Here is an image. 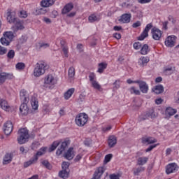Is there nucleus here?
Instances as JSON below:
<instances>
[{
  "label": "nucleus",
  "mask_w": 179,
  "mask_h": 179,
  "mask_svg": "<svg viewBox=\"0 0 179 179\" xmlns=\"http://www.w3.org/2000/svg\"><path fill=\"white\" fill-rule=\"evenodd\" d=\"M48 69V66L45 62L37 63L34 69V76L39 78L45 73V70Z\"/></svg>",
  "instance_id": "obj_1"
},
{
  "label": "nucleus",
  "mask_w": 179,
  "mask_h": 179,
  "mask_svg": "<svg viewBox=\"0 0 179 179\" xmlns=\"http://www.w3.org/2000/svg\"><path fill=\"white\" fill-rule=\"evenodd\" d=\"M29 138H30V135L29 134V130H27V129L23 128L18 131L17 142L20 145L26 143V142L29 141Z\"/></svg>",
  "instance_id": "obj_2"
},
{
  "label": "nucleus",
  "mask_w": 179,
  "mask_h": 179,
  "mask_svg": "<svg viewBox=\"0 0 179 179\" xmlns=\"http://www.w3.org/2000/svg\"><path fill=\"white\" fill-rule=\"evenodd\" d=\"M89 121V115L85 113H78L75 118V122L77 127H85Z\"/></svg>",
  "instance_id": "obj_3"
},
{
  "label": "nucleus",
  "mask_w": 179,
  "mask_h": 179,
  "mask_svg": "<svg viewBox=\"0 0 179 179\" xmlns=\"http://www.w3.org/2000/svg\"><path fill=\"white\" fill-rule=\"evenodd\" d=\"M47 150L46 147L41 148L39 151L36 152V155H34V157L27 162L24 164V167H29V166H31V164H34L37 163V160H38V156H43L44 153H45Z\"/></svg>",
  "instance_id": "obj_4"
},
{
  "label": "nucleus",
  "mask_w": 179,
  "mask_h": 179,
  "mask_svg": "<svg viewBox=\"0 0 179 179\" xmlns=\"http://www.w3.org/2000/svg\"><path fill=\"white\" fill-rule=\"evenodd\" d=\"M156 117H157V113L155 111V109L151 108L140 116V121H145L148 118H156Z\"/></svg>",
  "instance_id": "obj_5"
},
{
  "label": "nucleus",
  "mask_w": 179,
  "mask_h": 179,
  "mask_svg": "<svg viewBox=\"0 0 179 179\" xmlns=\"http://www.w3.org/2000/svg\"><path fill=\"white\" fill-rule=\"evenodd\" d=\"M13 74L10 73L2 72V69H0V86L3 85L6 82L7 79H13Z\"/></svg>",
  "instance_id": "obj_6"
},
{
  "label": "nucleus",
  "mask_w": 179,
  "mask_h": 179,
  "mask_svg": "<svg viewBox=\"0 0 179 179\" xmlns=\"http://www.w3.org/2000/svg\"><path fill=\"white\" fill-rule=\"evenodd\" d=\"M177 42V37L174 35L169 36L165 40V45L171 48L176 45V43Z\"/></svg>",
  "instance_id": "obj_7"
},
{
  "label": "nucleus",
  "mask_w": 179,
  "mask_h": 179,
  "mask_svg": "<svg viewBox=\"0 0 179 179\" xmlns=\"http://www.w3.org/2000/svg\"><path fill=\"white\" fill-rule=\"evenodd\" d=\"M13 33H17L19 30H24V24L23 23V21L20 20H16V22H14V24L11 27Z\"/></svg>",
  "instance_id": "obj_8"
},
{
  "label": "nucleus",
  "mask_w": 179,
  "mask_h": 179,
  "mask_svg": "<svg viewBox=\"0 0 179 179\" xmlns=\"http://www.w3.org/2000/svg\"><path fill=\"white\" fill-rule=\"evenodd\" d=\"M69 143H71L69 140H64L62 142L61 146L56 151V156H61V155L65 152V149H66V146H68Z\"/></svg>",
  "instance_id": "obj_9"
},
{
  "label": "nucleus",
  "mask_w": 179,
  "mask_h": 179,
  "mask_svg": "<svg viewBox=\"0 0 179 179\" xmlns=\"http://www.w3.org/2000/svg\"><path fill=\"white\" fill-rule=\"evenodd\" d=\"M151 34L152 36L153 40L159 41V40L162 38V36H163V31L157 28H152L151 30Z\"/></svg>",
  "instance_id": "obj_10"
},
{
  "label": "nucleus",
  "mask_w": 179,
  "mask_h": 179,
  "mask_svg": "<svg viewBox=\"0 0 179 179\" xmlns=\"http://www.w3.org/2000/svg\"><path fill=\"white\" fill-rule=\"evenodd\" d=\"M152 27H153V24L152 23L148 24L145 29L141 34V36L138 37V40H140L141 41H142L143 40H145V38H146V37L149 36V31L150 29H152Z\"/></svg>",
  "instance_id": "obj_11"
},
{
  "label": "nucleus",
  "mask_w": 179,
  "mask_h": 179,
  "mask_svg": "<svg viewBox=\"0 0 179 179\" xmlns=\"http://www.w3.org/2000/svg\"><path fill=\"white\" fill-rule=\"evenodd\" d=\"M178 165L176 163H171L168 164L166 167V174H171L172 173H176V171H178Z\"/></svg>",
  "instance_id": "obj_12"
},
{
  "label": "nucleus",
  "mask_w": 179,
  "mask_h": 179,
  "mask_svg": "<svg viewBox=\"0 0 179 179\" xmlns=\"http://www.w3.org/2000/svg\"><path fill=\"white\" fill-rule=\"evenodd\" d=\"M57 83V79L52 76V74H49L46 76L44 78V84L49 85L50 86H54Z\"/></svg>",
  "instance_id": "obj_13"
},
{
  "label": "nucleus",
  "mask_w": 179,
  "mask_h": 179,
  "mask_svg": "<svg viewBox=\"0 0 179 179\" xmlns=\"http://www.w3.org/2000/svg\"><path fill=\"white\" fill-rule=\"evenodd\" d=\"M0 108L7 112L12 111V106L9 105V103H8V101L1 98H0Z\"/></svg>",
  "instance_id": "obj_14"
},
{
  "label": "nucleus",
  "mask_w": 179,
  "mask_h": 179,
  "mask_svg": "<svg viewBox=\"0 0 179 179\" xmlns=\"http://www.w3.org/2000/svg\"><path fill=\"white\" fill-rule=\"evenodd\" d=\"M6 19L8 23H15L18 19L15 16V13L12 12L11 9H8L6 13Z\"/></svg>",
  "instance_id": "obj_15"
},
{
  "label": "nucleus",
  "mask_w": 179,
  "mask_h": 179,
  "mask_svg": "<svg viewBox=\"0 0 179 179\" xmlns=\"http://www.w3.org/2000/svg\"><path fill=\"white\" fill-rule=\"evenodd\" d=\"M13 131V124L12 122L8 121L3 124V132L6 135H10Z\"/></svg>",
  "instance_id": "obj_16"
},
{
  "label": "nucleus",
  "mask_w": 179,
  "mask_h": 179,
  "mask_svg": "<svg viewBox=\"0 0 179 179\" xmlns=\"http://www.w3.org/2000/svg\"><path fill=\"white\" fill-rule=\"evenodd\" d=\"M136 83L139 85V89L141 92H142L144 94L148 93L149 90V85H148L146 82L138 80V82H136Z\"/></svg>",
  "instance_id": "obj_17"
},
{
  "label": "nucleus",
  "mask_w": 179,
  "mask_h": 179,
  "mask_svg": "<svg viewBox=\"0 0 179 179\" xmlns=\"http://www.w3.org/2000/svg\"><path fill=\"white\" fill-rule=\"evenodd\" d=\"M20 97L22 103H27V101H29V94H27L26 90H22L20 92Z\"/></svg>",
  "instance_id": "obj_18"
},
{
  "label": "nucleus",
  "mask_w": 179,
  "mask_h": 179,
  "mask_svg": "<svg viewBox=\"0 0 179 179\" xmlns=\"http://www.w3.org/2000/svg\"><path fill=\"white\" fill-rule=\"evenodd\" d=\"M131 17H132L131 13H124L121 15L119 22L122 23H129V22H131Z\"/></svg>",
  "instance_id": "obj_19"
},
{
  "label": "nucleus",
  "mask_w": 179,
  "mask_h": 179,
  "mask_svg": "<svg viewBox=\"0 0 179 179\" xmlns=\"http://www.w3.org/2000/svg\"><path fill=\"white\" fill-rule=\"evenodd\" d=\"M104 171H106V167L104 166H99L98 167L94 173V176L95 177H96V178H99L101 179V176H103V174H104Z\"/></svg>",
  "instance_id": "obj_20"
},
{
  "label": "nucleus",
  "mask_w": 179,
  "mask_h": 179,
  "mask_svg": "<svg viewBox=\"0 0 179 179\" xmlns=\"http://www.w3.org/2000/svg\"><path fill=\"white\" fill-rule=\"evenodd\" d=\"M20 111L22 115H27L29 114V107L26 102H23L20 106Z\"/></svg>",
  "instance_id": "obj_21"
},
{
  "label": "nucleus",
  "mask_w": 179,
  "mask_h": 179,
  "mask_svg": "<svg viewBox=\"0 0 179 179\" xmlns=\"http://www.w3.org/2000/svg\"><path fill=\"white\" fill-rule=\"evenodd\" d=\"M55 1L57 0H42L41 6L43 8H50V6H52L55 3Z\"/></svg>",
  "instance_id": "obj_22"
},
{
  "label": "nucleus",
  "mask_w": 179,
  "mask_h": 179,
  "mask_svg": "<svg viewBox=\"0 0 179 179\" xmlns=\"http://www.w3.org/2000/svg\"><path fill=\"white\" fill-rule=\"evenodd\" d=\"M72 9H73V4L72 3H69L64 6L62 10V15H66V13H69Z\"/></svg>",
  "instance_id": "obj_23"
},
{
  "label": "nucleus",
  "mask_w": 179,
  "mask_h": 179,
  "mask_svg": "<svg viewBox=\"0 0 179 179\" xmlns=\"http://www.w3.org/2000/svg\"><path fill=\"white\" fill-rule=\"evenodd\" d=\"M176 113H177V110L171 107H168L166 108L165 111L166 118H169L172 117V115H174V114H176Z\"/></svg>",
  "instance_id": "obj_24"
},
{
  "label": "nucleus",
  "mask_w": 179,
  "mask_h": 179,
  "mask_svg": "<svg viewBox=\"0 0 179 179\" xmlns=\"http://www.w3.org/2000/svg\"><path fill=\"white\" fill-rule=\"evenodd\" d=\"M65 159L67 160H72L75 157V153L73 152V148H70L67 152L64 154Z\"/></svg>",
  "instance_id": "obj_25"
},
{
  "label": "nucleus",
  "mask_w": 179,
  "mask_h": 179,
  "mask_svg": "<svg viewBox=\"0 0 179 179\" xmlns=\"http://www.w3.org/2000/svg\"><path fill=\"white\" fill-rule=\"evenodd\" d=\"M149 158L148 157H140L137 159L138 166H145L148 163Z\"/></svg>",
  "instance_id": "obj_26"
},
{
  "label": "nucleus",
  "mask_w": 179,
  "mask_h": 179,
  "mask_svg": "<svg viewBox=\"0 0 179 179\" xmlns=\"http://www.w3.org/2000/svg\"><path fill=\"white\" fill-rule=\"evenodd\" d=\"M156 142H157V140L152 137H143L142 138L143 143H148V145H150L151 143H156Z\"/></svg>",
  "instance_id": "obj_27"
},
{
  "label": "nucleus",
  "mask_w": 179,
  "mask_h": 179,
  "mask_svg": "<svg viewBox=\"0 0 179 179\" xmlns=\"http://www.w3.org/2000/svg\"><path fill=\"white\" fill-rule=\"evenodd\" d=\"M108 64L107 62H101L99 63L98 64V70L97 72H99V73H103L104 72L105 69H107V66H108Z\"/></svg>",
  "instance_id": "obj_28"
},
{
  "label": "nucleus",
  "mask_w": 179,
  "mask_h": 179,
  "mask_svg": "<svg viewBox=\"0 0 179 179\" xmlns=\"http://www.w3.org/2000/svg\"><path fill=\"white\" fill-rule=\"evenodd\" d=\"M110 148H113L117 145V137L115 136H110L108 141Z\"/></svg>",
  "instance_id": "obj_29"
},
{
  "label": "nucleus",
  "mask_w": 179,
  "mask_h": 179,
  "mask_svg": "<svg viewBox=\"0 0 179 179\" xmlns=\"http://www.w3.org/2000/svg\"><path fill=\"white\" fill-rule=\"evenodd\" d=\"M31 106L33 110H37L38 108V100L36 96H32L31 99Z\"/></svg>",
  "instance_id": "obj_30"
},
{
  "label": "nucleus",
  "mask_w": 179,
  "mask_h": 179,
  "mask_svg": "<svg viewBox=\"0 0 179 179\" xmlns=\"http://www.w3.org/2000/svg\"><path fill=\"white\" fill-rule=\"evenodd\" d=\"M150 59L148 57H141L139 59H138V65H140V66H145V65H146V64H148V62H149Z\"/></svg>",
  "instance_id": "obj_31"
},
{
  "label": "nucleus",
  "mask_w": 179,
  "mask_h": 179,
  "mask_svg": "<svg viewBox=\"0 0 179 179\" xmlns=\"http://www.w3.org/2000/svg\"><path fill=\"white\" fill-rule=\"evenodd\" d=\"M12 162V154L7 153L3 159V164H9Z\"/></svg>",
  "instance_id": "obj_32"
},
{
  "label": "nucleus",
  "mask_w": 179,
  "mask_h": 179,
  "mask_svg": "<svg viewBox=\"0 0 179 179\" xmlns=\"http://www.w3.org/2000/svg\"><path fill=\"white\" fill-rule=\"evenodd\" d=\"M152 92H155L156 94H160L164 92V87L162 85H157L152 89Z\"/></svg>",
  "instance_id": "obj_33"
},
{
  "label": "nucleus",
  "mask_w": 179,
  "mask_h": 179,
  "mask_svg": "<svg viewBox=\"0 0 179 179\" xmlns=\"http://www.w3.org/2000/svg\"><path fill=\"white\" fill-rule=\"evenodd\" d=\"M75 93V88L69 89L66 93H64V99L65 100H69L72 95Z\"/></svg>",
  "instance_id": "obj_34"
},
{
  "label": "nucleus",
  "mask_w": 179,
  "mask_h": 179,
  "mask_svg": "<svg viewBox=\"0 0 179 179\" xmlns=\"http://www.w3.org/2000/svg\"><path fill=\"white\" fill-rule=\"evenodd\" d=\"M60 143H61L60 141H56L53 142L52 144L51 145L50 148L48 149V152H54V150H55V149H57V148H58V146H59Z\"/></svg>",
  "instance_id": "obj_35"
},
{
  "label": "nucleus",
  "mask_w": 179,
  "mask_h": 179,
  "mask_svg": "<svg viewBox=\"0 0 179 179\" xmlns=\"http://www.w3.org/2000/svg\"><path fill=\"white\" fill-rule=\"evenodd\" d=\"M143 171H145V167L139 166L133 169V174L135 176H139V174H141V173H143Z\"/></svg>",
  "instance_id": "obj_36"
},
{
  "label": "nucleus",
  "mask_w": 179,
  "mask_h": 179,
  "mask_svg": "<svg viewBox=\"0 0 179 179\" xmlns=\"http://www.w3.org/2000/svg\"><path fill=\"white\" fill-rule=\"evenodd\" d=\"M149 45L148 44H144L143 46H141V55H148V52H149Z\"/></svg>",
  "instance_id": "obj_37"
},
{
  "label": "nucleus",
  "mask_w": 179,
  "mask_h": 179,
  "mask_svg": "<svg viewBox=\"0 0 179 179\" xmlns=\"http://www.w3.org/2000/svg\"><path fill=\"white\" fill-rule=\"evenodd\" d=\"M59 176L60 178H68L69 177V171L62 170L59 172Z\"/></svg>",
  "instance_id": "obj_38"
},
{
  "label": "nucleus",
  "mask_w": 179,
  "mask_h": 179,
  "mask_svg": "<svg viewBox=\"0 0 179 179\" xmlns=\"http://www.w3.org/2000/svg\"><path fill=\"white\" fill-rule=\"evenodd\" d=\"M3 36L10 40L12 42V40L15 38V35L12 31H6L3 33Z\"/></svg>",
  "instance_id": "obj_39"
},
{
  "label": "nucleus",
  "mask_w": 179,
  "mask_h": 179,
  "mask_svg": "<svg viewBox=\"0 0 179 179\" xmlns=\"http://www.w3.org/2000/svg\"><path fill=\"white\" fill-rule=\"evenodd\" d=\"M91 85L94 89H96V90H99V92H101L102 90L101 85H100L99 82H97L96 80L92 81V83H91Z\"/></svg>",
  "instance_id": "obj_40"
},
{
  "label": "nucleus",
  "mask_w": 179,
  "mask_h": 179,
  "mask_svg": "<svg viewBox=\"0 0 179 179\" xmlns=\"http://www.w3.org/2000/svg\"><path fill=\"white\" fill-rule=\"evenodd\" d=\"M129 91L130 92L131 94H136V96H139V94H141V91L135 87H130Z\"/></svg>",
  "instance_id": "obj_41"
},
{
  "label": "nucleus",
  "mask_w": 179,
  "mask_h": 179,
  "mask_svg": "<svg viewBox=\"0 0 179 179\" xmlns=\"http://www.w3.org/2000/svg\"><path fill=\"white\" fill-rule=\"evenodd\" d=\"M88 20H89L90 23H94V22H99V20H100V19L98 18V17H96V15L92 14L91 15H90L88 17Z\"/></svg>",
  "instance_id": "obj_42"
},
{
  "label": "nucleus",
  "mask_w": 179,
  "mask_h": 179,
  "mask_svg": "<svg viewBox=\"0 0 179 179\" xmlns=\"http://www.w3.org/2000/svg\"><path fill=\"white\" fill-rule=\"evenodd\" d=\"M0 43L2 44V45H9L11 41L8 38H7L6 36H3L1 38Z\"/></svg>",
  "instance_id": "obj_43"
},
{
  "label": "nucleus",
  "mask_w": 179,
  "mask_h": 179,
  "mask_svg": "<svg viewBox=\"0 0 179 179\" xmlns=\"http://www.w3.org/2000/svg\"><path fill=\"white\" fill-rule=\"evenodd\" d=\"M24 68H26V64H24V63L23 62H18L15 65V69H17V71H23Z\"/></svg>",
  "instance_id": "obj_44"
},
{
  "label": "nucleus",
  "mask_w": 179,
  "mask_h": 179,
  "mask_svg": "<svg viewBox=\"0 0 179 179\" xmlns=\"http://www.w3.org/2000/svg\"><path fill=\"white\" fill-rule=\"evenodd\" d=\"M174 72V69H173V67L169 66V67H165L164 69V73L166 75H171Z\"/></svg>",
  "instance_id": "obj_45"
},
{
  "label": "nucleus",
  "mask_w": 179,
  "mask_h": 179,
  "mask_svg": "<svg viewBox=\"0 0 179 179\" xmlns=\"http://www.w3.org/2000/svg\"><path fill=\"white\" fill-rule=\"evenodd\" d=\"M75 77V68L73 67H70L69 69V78L71 79H73Z\"/></svg>",
  "instance_id": "obj_46"
},
{
  "label": "nucleus",
  "mask_w": 179,
  "mask_h": 179,
  "mask_svg": "<svg viewBox=\"0 0 179 179\" xmlns=\"http://www.w3.org/2000/svg\"><path fill=\"white\" fill-rule=\"evenodd\" d=\"M62 169L66 171H69V162H64L62 164Z\"/></svg>",
  "instance_id": "obj_47"
},
{
  "label": "nucleus",
  "mask_w": 179,
  "mask_h": 179,
  "mask_svg": "<svg viewBox=\"0 0 179 179\" xmlns=\"http://www.w3.org/2000/svg\"><path fill=\"white\" fill-rule=\"evenodd\" d=\"M42 164H43V166L46 167V169H48V170H51V169H52V166H51V164H50V162H48V161H45V160L43 161Z\"/></svg>",
  "instance_id": "obj_48"
},
{
  "label": "nucleus",
  "mask_w": 179,
  "mask_h": 179,
  "mask_svg": "<svg viewBox=\"0 0 179 179\" xmlns=\"http://www.w3.org/2000/svg\"><path fill=\"white\" fill-rule=\"evenodd\" d=\"M68 47L64 46L62 48V51H63V55L65 57V58H68L69 57V55L68 54Z\"/></svg>",
  "instance_id": "obj_49"
},
{
  "label": "nucleus",
  "mask_w": 179,
  "mask_h": 179,
  "mask_svg": "<svg viewBox=\"0 0 179 179\" xmlns=\"http://www.w3.org/2000/svg\"><path fill=\"white\" fill-rule=\"evenodd\" d=\"M133 47L134 50H141L142 48V43L141 42H136L134 43Z\"/></svg>",
  "instance_id": "obj_50"
},
{
  "label": "nucleus",
  "mask_w": 179,
  "mask_h": 179,
  "mask_svg": "<svg viewBox=\"0 0 179 179\" xmlns=\"http://www.w3.org/2000/svg\"><path fill=\"white\" fill-rule=\"evenodd\" d=\"M8 58L13 59L15 57V50H10L7 54Z\"/></svg>",
  "instance_id": "obj_51"
},
{
  "label": "nucleus",
  "mask_w": 179,
  "mask_h": 179,
  "mask_svg": "<svg viewBox=\"0 0 179 179\" xmlns=\"http://www.w3.org/2000/svg\"><path fill=\"white\" fill-rule=\"evenodd\" d=\"M8 52V49L2 45H0V55H5Z\"/></svg>",
  "instance_id": "obj_52"
},
{
  "label": "nucleus",
  "mask_w": 179,
  "mask_h": 179,
  "mask_svg": "<svg viewBox=\"0 0 179 179\" xmlns=\"http://www.w3.org/2000/svg\"><path fill=\"white\" fill-rule=\"evenodd\" d=\"M113 159V155L112 154H108L105 156V159H104V163L107 164Z\"/></svg>",
  "instance_id": "obj_53"
},
{
  "label": "nucleus",
  "mask_w": 179,
  "mask_h": 179,
  "mask_svg": "<svg viewBox=\"0 0 179 179\" xmlns=\"http://www.w3.org/2000/svg\"><path fill=\"white\" fill-rule=\"evenodd\" d=\"M89 79H90V82H91V83H93V82H96V75H94V73H92L90 74L89 76Z\"/></svg>",
  "instance_id": "obj_54"
},
{
  "label": "nucleus",
  "mask_w": 179,
  "mask_h": 179,
  "mask_svg": "<svg viewBox=\"0 0 179 179\" xmlns=\"http://www.w3.org/2000/svg\"><path fill=\"white\" fill-rule=\"evenodd\" d=\"M113 89L114 90H117V89H120V80H115V82L113 83Z\"/></svg>",
  "instance_id": "obj_55"
},
{
  "label": "nucleus",
  "mask_w": 179,
  "mask_h": 179,
  "mask_svg": "<svg viewBox=\"0 0 179 179\" xmlns=\"http://www.w3.org/2000/svg\"><path fill=\"white\" fill-rule=\"evenodd\" d=\"M45 10L43 8H38L36 10V15H41L43 13H45Z\"/></svg>",
  "instance_id": "obj_56"
},
{
  "label": "nucleus",
  "mask_w": 179,
  "mask_h": 179,
  "mask_svg": "<svg viewBox=\"0 0 179 179\" xmlns=\"http://www.w3.org/2000/svg\"><path fill=\"white\" fill-rule=\"evenodd\" d=\"M42 20L47 24H50V23H51V19L46 17H43Z\"/></svg>",
  "instance_id": "obj_57"
},
{
  "label": "nucleus",
  "mask_w": 179,
  "mask_h": 179,
  "mask_svg": "<svg viewBox=\"0 0 179 179\" xmlns=\"http://www.w3.org/2000/svg\"><path fill=\"white\" fill-rule=\"evenodd\" d=\"M20 17H23V18H26L27 17V13H26L25 10H22L20 13Z\"/></svg>",
  "instance_id": "obj_58"
},
{
  "label": "nucleus",
  "mask_w": 179,
  "mask_h": 179,
  "mask_svg": "<svg viewBox=\"0 0 179 179\" xmlns=\"http://www.w3.org/2000/svg\"><path fill=\"white\" fill-rule=\"evenodd\" d=\"M141 21H137L136 22H134L133 24H132V27H134V29H136V27H139L141 26Z\"/></svg>",
  "instance_id": "obj_59"
},
{
  "label": "nucleus",
  "mask_w": 179,
  "mask_h": 179,
  "mask_svg": "<svg viewBox=\"0 0 179 179\" xmlns=\"http://www.w3.org/2000/svg\"><path fill=\"white\" fill-rule=\"evenodd\" d=\"M82 157H83V155L82 154H78L76 158L74 159V161L77 163L78 162H79Z\"/></svg>",
  "instance_id": "obj_60"
},
{
  "label": "nucleus",
  "mask_w": 179,
  "mask_h": 179,
  "mask_svg": "<svg viewBox=\"0 0 179 179\" xmlns=\"http://www.w3.org/2000/svg\"><path fill=\"white\" fill-rule=\"evenodd\" d=\"M50 47L49 43H42L40 44V48H48Z\"/></svg>",
  "instance_id": "obj_61"
},
{
  "label": "nucleus",
  "mask_w": 179,
  "mask_h": 179,
  "mask_svg": "<svg viewBox=\"0 0 179 179\" xmlns=\"http://www.w3.org/2000/svg\"><path fill=\"white\" fill-rule=\"evenodd\" d=\"M57 16H58V11L55 10H52L51 13V17H53L54 19H55Z\"/></svg>",
  "instance_id": "obj_62"
},
{
  "label": "nucleus",
  "mask_w": 179,
  "mask_h": 179,
  "mask_svg": "<svg viewBox=\"0 0 179 179\" xmlns=\"http://www.w3.org/2000/svg\"><path fill=\"white\" fill-rule=\"evenodd\" d=\"M122 8H131V6H132V5H131V3H129L128 2H124V3H122Z\"/></svg>",
  "instance_id": "obj_63"
},
{
  "label": "nucleus",
  "mask_w": 179,
  "mask_h": 179,
  "mask_svg": "<svg viewBox=\"0 0 179 179\" xmlns=\"http://www.w3.org/2000/svg\"><path fill=\"white\" fill-rule=\"evenodd\" d=\"M110 179H120V175L111 174L110 175Z\"/></svg>",
  "instance_id": "obj_64"
}]
</instances>
